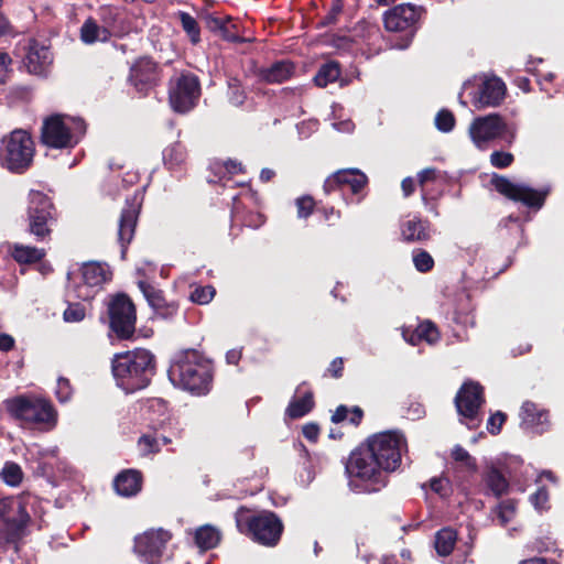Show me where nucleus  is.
<instances>
[{
    "label": "nucleus",
    "mask_w": 564,
    "mask_h": 564,
    "mask_svg": "<svg viewBox=\"0 0 564 564\" xmlns=\"http://www.w3.org/2000/svg\"><path fill=\"white\" fill-rule=\"evenodd\" d=\"M406 447V438L398 430L369 435L344 462L348 488L358 495L380 492L388 486L390 474L401 466Z\"/></svg>",
    "instance_id": "obj_1"
},
{
    "label": "nucleus",
    "mask_w": 564,
    "mask_h": 564,
    "mask_svg": "<svg viewBox=\"0 0 564 564\" xmlns=\"http://www.w3.org/2000/svg\"><path fill=\"white\" fill-rule=\"evenodd\" d=\"M215 367L210 358L195 348L177 350L167 369L171 383L193 395L208 394L214 384Z\"/></svg>",
    "instance_id": "obj_2"
},
{
    "label": "nucleus",
    "mask_w": 564,
    "mask_h": 564,
    "mask_svg": "<svg viewBox=\"0 0 564 564\" xmlns=\"http://www.w3.org/2000/svg\"><path fill=\"white\" fill-rule=\"evenodd\" d=\"M111 371L117 386L126 393H133L151 383L156 372V359L144 348L128 350L113 356Z\"/></svg>",
    "instance_id": "obj_3"
},
{
    "label": "nucleus",
    "mask_w": 564,
    "mask_h": 564,
    "mask_svg": "<svg viewBox=\"0 0 564 564\" xmlns=\"http://www.w3.org/2000/svg\"><path fill=\"white\" fill-rule=\"evenodd\" d=\"M235 522L239 533L265 547H275L284 532L282 519L271 510L252 511L241 506L235 512Z\"/></svg>",
    "instance_id": "obj_4"
},
{
    "label": "nucleus",
    "mask_w": 564,
    "mask_h": 564,
    "mask_svg": "<svg viewBox=\"0 0 564 564\" xmlns=\"http://www.w3.org/2000/svg\"><path fill=\"white\" fill-rule=\"evenodd\" d=\"M87 123L82 117L53 113L43 119L40 142L54 150H72L85 137Z\"/></svg>",
    "instance_id": "obj_5"
},
{
    "label": "nucleus",
    "mask_w": 564,
    "mask_h": 564,
    "mask_svg": "<svg viewBox=\"0 0 564 564\" xmlns=\"http://www.w3.org/2000/svg\"><path fill=\"white\" fill-rule=\"evenodd\" d=\"M35 142L28 130L14 129L0 140V166L13 174L26 173L34 163Z\"/></svg>",
    "instance_id": "obj_6"
},
{
    "label": "nucleus",
    "mask_w": 564,
    "mask_h": 564,
    "mask_svg": "<svg viewBox=\"0 0 564 564\" xmlns=\"http://www.w3.org/2000/svg\"><path fill=\"white\" fill-rule=\"evenodd\" d=\"M507 95L503 80L495 75H475L467 79L459 93L462 106H499Z\"/></svg>",
    "instance_id": "obj_7"
},
{
    "label": "nucleus",
    "mask_w": 564,
    "mask_h": 564,
    "mask_svg": "<svg viewBox=\"0 0 564 564\" xmlns=\"http://www.w3.org/2000/svg\"><path fill=\"white\" fill-rule=\"evenodd\" d=\"M25 221V230L34 237L35 241L51 240L57 217L56 208L46 194L41 191H30Z\"/></svg>",
    "instance_id": "obj_8"
},
{
    "label": "nucleus",
    "mask_w": 564,
    "mask_h": 564,
    "mask_svg": "<svg viewBox=\"0 0 564 564\" xmlns=\"http://www.w3.org/2000/svg\"><path fill=\"white\" fill-rule=\"evenodd\" d=\"M30 521L31 517L20 498L0 499V538L6 545H13L18 552Z\"/></svg>",
    "instance_id": "obj_9"
},
{
    "label": "nucleus",
    "mask_w": 564,
    "mask_h": 564,
    "mask_svg": "<svg viewBox=\"0 0 564 564\" xmlns=\"http://www.w3.org/2000/svg\"><path fill=\"white\" fill-rule=\"evenodd\" d=\"M10 414L24 423L51 430L56 425L57 412L51 401L28 395H19L8 401Z\"/></svg>",
    "instance_id": "obj_10"
},
{
    "label": "nucleus",
    "mask_w": 564,
    "mask_h": 564,
    "mask_svg": "<svg viewBox=\"0 0 564 564\" xmlns=\"http://www.w3.org/2000/svg\"><path fill=\"white\" fill-rule=\"evenodd\" d=\"M490 184L497 193L513 203H520L529 209L540 210L551 193V187L533 188L523 183H513L507 176L494 173Z\"/></svg>",
    "instance_id": "obj_11"
},
{
    "label": "nucleus",
    "mask_w": 564,
    "mask_h": 564,
    "mask_svg": "<svg viewBox=\"0 0 564 564\" xmlns=\"http://www.w3.org/2000/svg\"><path fill=\"white\" fill-rule=\"evenodd\" d=\"M109 328L120 340L131 339L135 332L137 308L129 295L118 293L108 303Z\"/></svg>",
    "instance_id": "obj_12"
},
{
    "label": "nucleus",
    "mask_w": 564,
    "mask_h": 564,
    "mask_svg": "<svg viewBox=\"0 0 564 564\" xmlns=\"http://www.w3.org/2000/svg\"><path fill=\"white\" fill-rule=\"evenodd\" d=\"M173 534L163 528L149 529L134 538L133 552L145 564H161Z\"/></svg>",
    "instance_id": "obj_13"
},
{
    "label": "nucleus",
    "mask_w": 564,
    "mask_h": 564,
    "mask_svg": "<svg viewBox=\"0 0 564 564\" xmlns=\"http://www.w3.org/2000/svg\"><path fill=\"white\" fill-rule=\"evenodd\" d=\"M259 205L260 197L257 191L248 187L246 191L240 192L232 198L231 221L253 229L261 227L265 221V217L257 210Z\"/></svg>",
    "instance_id": "obj_14"
},
{
    "label": "nucleus",
    "mask_w": 564,
    "mask_h": 564,
    "mask_svg": "<svg viewBox=\"0 0 564 564\" xmlns=\"http://www.w3.org/2000/svg\"><path fill=\"white\" fill-rule=\"evenodd\" d=\"M368 176L359 169H341L326 177L323 184V191L326 195L334 192L349 191L352 195L358 196L357 203L361 200L359 194L368 185Z\"/></svg>",
    "instance_id": "obj_15"
},
{
    "label": "nucleus",
    "mask_w": 564,
    "mask_h": 564,
    "mask_svg": "<svg viewBox=\"0 0 564 564\" xmlns=\"http://www.w3.org/2000/svg\"><path fill=\"white\" fill-rule=\"evenodd\" d=\"M421 18V9L412 6L410 3H403L393 7L389 11L384 13L383 22L384 28L389 32H405L406 33V42L404 45H401V48H404L409 45L410 40L412 39L419 20Z\"/></svg>",
    "instance_id": "obj_16"
},
{
    "label": "nucleus",
    "mask_w": 564,
    "mask_h": 564,
    "mask_svg": "<svg viewBox=\"0 0 564 564\" xmlns=\"http://www.w3.org/2000/svg\"><path fill=\"white\" fill-rule=\"evenodd\" d=\"M169 98L171 106H195L200 98L198 77L182 73L170 80Z\"/></svg>",
    "instance_id": "obj_17"
},
{
    "label": "nucleus",
    "mask_w": 564,
    "mask_h": 564,
    "mask_svg": "<svg viewBox=\"0 0 564 564\" xmlns=\"http://www.w3.org/2000/svg\"><path fill=\"white\" fill-rule=\"evenodd\" d=\"M484 403V387L476 381L464 382L455 397L458 414L470 422L478 421L479 410Z\"/></svg>",
    "instance_id": "obj_18"
},
{
    "label": "nucleus",
    "mask_w": 564,
    "mask_h": 564,
    "mask_svg": "<svg viewBox=\"0 0 564 564\" xmlns=\"http://www.w3.org/2000/svg\"><path fill=\"white\" fill-rule=\"evenodd\" d=\"M141 210V202L137 195L126 198L118 224V242L121 246V258L126 259L128 246L132 241Z\"/></svg>",
    "instance_id": "obj_19"
},
{
    "label": "nucleus",
    "mask_w": 564,
    "mask_h": 564,
    "mask_svg": "<svg viewBox=\"0 0 564 564\" xmlns=\"http://www.w3.org/2000/svg\"><path fill=\"white\" fill-rule=\"evenodd\" d=\"M128 79L138 93L145 95L160 82V66L149 57H141L132 64Z\"/></svg>",
    "instance_id": "obj_20"
},
{
    "label": "nucleus",
    "mask_w": 564,
    "mask_h": 564,
    "mask_svg": "<svg viewBox=\"0 0 564 564\" xmlns=\"http://www.w3.org/2000/svg\"><path fill=\"white\" fill-rule=\"evenodd\" d=\"M507 124L503 118L498 113H490L484 117H477L469 127V135L474 143L479 145L502 135Z\"/></svg>",
    "instance_id": "obj_21"
},
{
    "label": "nucleus",
    "mask_w": 564,
    "mask_h": 564,
    "mask_svg": "<svg viewBox=\"0 0 564 564\" xmlns=\"http://www.w3.org/2000/svg\"><path fill=\"white\" fill-rule=\"evenodd\" d=\"M138 286L158 316L169 319L177 314L178 304L175 301H167L162 290L147 281H139Z\"/></svg>",
    "instance_id": "obj_22"
},
{
    "label": "nucleus",
    "mask_w": 564,
    "mask_h": 564,
    "mask_svg": "<svg viewBox=\"0 0 564 564\" xmlns=\"http://www.w3.org/2000/svg\"><path fill=\"white\" fill-rule=\"evenodd\" d=\"M53 57L50 48L31 40L26 47V54L23 64L28 72L34 75H45L52 64Z\"/></svg>",
    "instance_id": "obj_23"
},
{
    "label": "nucleus",
    "mask_w": 564,
    "mask_h": 564,
    "mask_svg": "<svg viewBox=\"0 0 564 564\" xmlns=\"http://www.w3.org/2000/svg\"><path fill=\"white\" fill-rule=\"evenodd\" d=\"M315 406L314 391L306 381L301 382L295 390V395L285 409V416L297 420L308 414Z\"/></svg>",
    "instance_id": "obj_24"
},
{
    "label": "nucleus",
    "mask_w": 564,
    "mask_h": 564,
    "mask_svg": "<svg viewBox=\"0 0 564 564\" xmlns=\"http://www.w3.org/2000/svg\"><path fill=\"white\" fill-rule=\"evenodd\" d=\"M521 425L534 433L542 434L549 426V411L540 409L532 401L523 402L520 412Z\"/></svg>",
    "instance_id": "obj_25"
},
{
    "label": "nucleus",
    "mask_w": 564,
    "mask_h": 564,
    "mask_svg": "<svg viewBox=\"0 0 564 564\" xmlns=\"http://www.w3.org/2000/svg\"><path fill=\"white\" fill-rule=\"evenodd\" d=\"M143 485V475L138 469H123L113 479L116 492L126 498L137 496Z\"/></svg>",
    "instance_id": "obj_26"
},
{
    "label": "nucleus",
    "mask_w": 564,
    "mask_h": 564,
    "mask_svg": "<svg viewBox=\"0 0 564 564\" xmlns=\"http://www.w3.org/2000/svg\"><path fill=\"white\" fill-rule=\"evenodd\" d=\"M482 494L500 499L510 489L509 480L500 469L495 466L487 467L481 474Z\"/></svg>",
    "instance_id": "obj_27"
},
{
    "label": "nucleus",
    "mask_w": 564,
    "mask_h": 564,
    "mask_svg": "<svg viewBox=\"0 0 564 564\" xmlns=\"http://www.w3.org/2000/svg\"><path fill=\"white\" fill-rule=\"evenodd\" d=\"M431 227L432 225L429 219L414 216L412 219L401 224L400 230L402 240L408 243L425 242L431 239Z\"/></svg>",
    "instance_id": "obj_28"
},
{
    "label": "nucleus",
    "mask_w": 564,
    "mask_h": 564,
    "mask_svg": "<svg viewBox=\"0 0 564 564\" xmlns=\"http://www.w3.org/2000/svg\"><path fill=\"white\" fill-rule=\"evenodd\" d=\"M163 164L171 172H182L187 165V150L186 147L176 141L167 145L162 153Z\"/></svg>",
    "instance_id": "obj_29"
},
{
    "label": "nucleus",
    "mask_w": 564,
    "mask_h": 564,
    "mask_svg": "<svg viewBox=\"0 0 564 564\" xmlns=\"http://www.w3.org/2000/svg\"><path fill=\"white\" fill-rule=\"evenodd\" d=\"M9 252L11 258L19 264H35L43 261L46 257V250L44 248L18 242L9 246Z\"/></svg>",
    "instance_id": "obj_30"
},
{
    "label": "nucleus",
    "mask_w": 564,
    "mask_h": 564,
    "mask_svg": "<svg viewBox=\"0 0 564 564\" xmlns=\"http://www.w3.org/2000/svg\"><path fill=\"white\" fill-rule=\"evenodd\" d=\"M111 36L109 29L98 24V22L88 18L80 26V40L85 44H94L97 42H107Z\"/></svg>",
    "instance_id": "obj_31"
},
{
    "label": "nucleus",
    "mask_w": 564,
    "mask_h": 564,
    "mask_svg": "<svg viewBox=\"0 0 564 564\" xmlns=\"http://www.w3.org/2000/svg\"><path fill=\"white\" fill-rule=\"evenodd\" d=\"M405 340H408L412 345H416L420 341L424 340L427 344H435L440 340L441 334L435 325V323L426 319L417 325V327L412 332L410 337H406V333H403Z\"/></svg>",
    "instance_id": "obj_32"
},
{
    "label": "nucleus",
    "mask_w": 564,
    "mask_h": 564,
    "mask_svg": "<svg viewBox=\"0 0 564 564\" xmlns=\"http://www.w3.org/2000/svg\"><path fill=\"white\" fill-rule=\"evenodd\" d=\"M220 540V531L210 524H204L195 530L194 542L200 551L215 549Z\"/></svg>",
    "instance_id": "obj_33"
},
{
    "label": "nucleus",
    "mask_w": 564,
    "mask_h": 564,
    "mask_svg": "<svg viewBox=\"0 0 564 564\" xmlns=\"http://www.w3.org/2000/svg\"><path fill=\"white\" fill-rule=\"evenodd\" d=\"M457 542V531L445 527L436 531L434 535V547L438 556L446 557L452 554Z\"/></svg>",
    "instance_id": "obj_34"
},
{
    "label": "nucleus",
    "mask_w": 564,
    "mask_h": 564,
    "mask_svg": "<svg viewBox=\"0 0 564 564\" xmlns=\"http://www.w3.org/2000/svg\"><path fill=\"white\" fill-rule=\"evenodd\" d=\"M111 273L98 262H88L82 267V278L88 286H99L110 280Z\"/></svg>",
    "instance_id": "obj_35"
},
{
    "label": "nucleus",
    "mask_w": 564,
    "mask_h": 564,
    "mask_svg": "<svg viewBox=\"0 0 564 564\" xmlns=\"http://www.w3.org/2000/svg\"><path fill=\"white\" fill-rule=\"evenodd\" d=\"M294 73V65L289 61H280L262 69L261 76L268 83H282Z\"/></svg>",
    "instance_id": "obj_36"
},
{
    "label": "nucleus",
    "mask_w": 564,
    "mask_h": 564,
    "mask_svg": "<svg viewBox=\"0 0 564 564\" xmlns=\"http://www.w3.org/2000/svg\"><path fill=\"white\" fill-rule=\"evenodd\" d=\"M364 419V411L360 406L355 405L349 409L347 405L340 404L336 408L332 414V422L335 424L341 423L348 420L354 426H358Z\"/></svg>",
    "instance_id": "obj_37"
},
{
    "label": "nucleus",
    "mask_w": 564,
    "mask_h": 564,
    "mask_svg": "<svg viewBox=\"0 0 564 564\" xmlns=\"http://www.w3.org/2000/svg\"><path fill=\"white\" fill-rule=\"evenodd\" d=\"M340 76V67L336 62H328L322 65L314 77L317 86L326 87L328 84L336 82Z\"/></svg>",
    "instance_id": "obj_38"
},
{
    "label": "nucleus",
    "mask_w": 564,
    "mask_h": 564,
    "mask_svg": "<svg viewBox=\"0 0 564 564\" xmlns=\"http://www.w3.org/2000/svg\"><path fill=\"white\" fill-rule=\"evenodd\" d=\"M183 30L188 35L193 44H197L200 41V29L194 17L189 13L180 11L177 13Z\"/></svg>",
    "instance_id": "obj_39"
},
{
    "label": "nucleus",
    "mask_w": 564,
    "mask_h": 564,
    "mask_svg": "<svg viewBox=\"0 0 564 564\" xmlns=\"http://www.w3.org/2000/svg\"><path fill=\"white\" fill-rule=\"evenodd\" d=\"M0 476L11 487L19 486L23 480L22 468L14 462H7L1 469Z\"/></svg>",
    "instance_id": "obj_40"
},
{
    "label": "nucleus",
    "mask_w": 564,
    "mask_h": 564,
    "mask_svg": "<svg viewBox=\"0 0 564 564\" xmlns=\"http://www.w3.org/2000/svg\"><path fill=\"white\" fill-rule=\"evenodd\" d=\"M452 458L459 463L463 468L474 474L477 471V462L463 446L455 445L451 454Z\"/></svg>",
    "instance_id": "obj_41"
},
{
    "label": "nucleus",
    "mask_w": 564,
    "mask_h": 564,
    "mask_svg": "<svg viewBox=\"0 0 564 564\" xmlns=\"http://www.w3.org/2000/svg\"><path fill=\"white\" fill-rule=\"evenodd\" d=\"M414 268L421 273H427L433 270L435 262L433 257L424 249L413 251Z\"/></svg>",
    "instance_id": "obj_42"
},
{
    "label": "nucleus",
    "mask_w": 564,
    "mask_h": 564,
    "mask_svg": "<svg viewBox=\"0 0 564 564\" xmlns=\"http://www.w3.org/2000/svg\"><path fill=\"white\" fill-rule=\"evenodd\" d=\"M216 290L213 285H197L191 292L189 300L198 305L208 304L215 296Z\"/></svg>",
    "instance_id": "obj_43"
},
{
    "label": "nucleus",
    "mask_w": 564,
    "mask_h": 564,
    "mask_svg": "<svg viewBox=\"0 0 564 564\" xmlns=\"http://www.w3.org/2000/svg\"><path fill=\"white\" fill-rule=\"evenodd\" d=\"M435 127L442 132H451L456 123L455 116L447 108H442L435 116Z\"/></svg>",
    "instance_id": "obj_44"
},
{
    "label": "nucleus",
    "mask_w": 564,
    "mask_h": 564,
    "mask_svg": "<svg viewBox=\"0 0 564 564\" xmlns=\"http://www.w3.org/2000/svg\"><path fill=\"white\" fill-rule=\"evenodd\" d=\"M297 217L307 219L314 210L318 207L317 203L310 195H304L295 200Z\"/></svg>",
    "instance_id": "obj_45"
},
{
    "label": "nucleus",
    "mask_w": 564,
    "mask_h": 564,
    "mask_svg": "<svg viewBox=\"0 0 564 564\" xmlns=\"http://www.w3.org/2000/svg\"><path fill=\"white\" fill-rule=\"evenodd\" d=\"M518 501L516 499L501 500L497 507V516L503 524L510 522L511 518L516 514Z\"/></svg>",
    "instance_id": "obj_46"
},
{
    "label": "nucleus",
    "mask_w": 564,
    "mask_h": 564,
    "mask_svg": "<svg viewBox=\"0 0 564 564\" xmlns=\"http://www.w3.org/2000/svg\"><path fill=\"white\" fill-rule=\"evenodd\" d=\"M10 104H28L32 100V90L26 86L12 87L7 96Z\"/></svg>",
    "instance_id": "obj_47"
},
{
    "label": "nucleus",
    "mask_w": 564,
    "mask_h": 564,
    "mask_svg": "<svg viewBox=\"0 0 564 564\" xmlns=\"http://www.w3.org/2000/svg\"><path fill=\"white\" fill-rule=\"evenodd\" d=\"M529 500L533 505L534 509L540 512L550 509V495L545 486H540L535 492L530 495Z\"/></svg>",
    "instance_id": "obj_48"
},
{
    "label": "nucleus",
    "mask_w": 564,
    "mask_h": 564,
    "mask_svg": "<svg viewBox=\"0 0 564 564\" xmlns=\"http://www.w3.org/2000/svg\"><path fill=\"white\" fill-rule=\"evenodd\" d=\"M138 444L144 455L158 454L161 451L160 440L156 435L143 434Z\"/></svg>",
    "instance_id": "obj_49"
},
{
    "label": "nucleus",
    "mask_w": 564,
    "mask_h": 564,
    "mask_svg": "<svg viewBox=\"0 0 564 564\" xmlns=\"http://www.w3.org/2000/svg\"><path fill=\"white\" fill-rule=\"evenodd\" d=\"M430 489L442 498L449 497L452 492L451 481L447 477H433L429 481Z\"/></svg>",
    "instance_id": "obj_50"
},
{
    "label": "nucleus",
    "mask_w": 564,
    "mask_h": 564,
    "mask_svg": "<svg viewBox=\"0 0 564 564\" xmlns=\"http://www.w3.org/2000/svg\"><path fill=\"white\" fill-rule=\"evenodd\" d=\"M316 212L322 215L323 220L328 227H334L341 218V212L335 209L334 206H318Z\"/></svg>",
    "instance_id": "obj_51"
},
{
    "label": "nucleus",
    "mask_w": 564,
    "mask_h": 564,
    "mask_svg": "<svg viewBox=\"0 0 564 564\" xmlns=\"http://www.w3.org/2000/svg\"><path fill=\"white\" fill-rule=\"evenodd\" d=\"M85 315L86 311L84 305H82L80 303H72L64 311L63 317L65 322L76 323L83 321L85 318Z\"/></svg>",
    "instance_id": "obj_52"
},
{
    "label": "nucleus",
    "mask_w": 564,
    "mask_h": 564,
    "mask_svg": "<svg viewBox=\"0 0 564 564\" xmlns=\"http://www.w3.org/2000/svg\"><path fill=\"white\" fill-rule=\"evenodd\" d=\"M56 398L61 403L68 402L73 395V388L67 378L59 377L57 379V387L55 391Z\"/></svg>",
    "instance_id": "obj_53"
},
{
    "label": "nucleus",
    "mask_w": 564,
    "mask_h": 564,
    "mask_svg": "<svg viewBox=\"0 0 564 564\" xmlns=\"http://www.w3.org/2000/svg\"><path fill=\"white\" fill-rule=\"evenodd\" d=\"M514 161V156L510 152L505 151H494L490 154V163L492 166L497 169H506L509 167Z\"/></svg>",
    "instance_id": "obj_54"
},
{
    "label": "nucleus",
    "mask_w": 564,
    "mask_h": 564,
    "mask_svg": "<svg viewBox=\"0 0 564 564\" xmlns=\"http://www.w3.org/2000/svg\"><path fill=\"white\" fill-rule=\"evenodd\" d=\"M507 421V414L497 411L496 413L491 414L487 421V431L491 435H498L501 432L502 425Z\"/></svg>",
    "instance_id": "obj_55"
},
{
    "label": "nucleus",
    "mask_w": 564,
    "mask_h": 564,
    "mask_svg": "<svg viewBox=\"0 0 564 564\" xmlns=\"http://www.w3.org/2000/svg\"><path fill=\"white\" fill-rule=\"evenodd\" d=\"M344 369H345L344 359L341 357H336L335 359H333L330 361L329 366L325 370L324 377L339 379L344 375Z\"/></svg>",
    "instance_id": "obj_56"
},
{
    "label": "nucleus",
    "mask_w": 564,
    "mask_h": 564,
    "mask_svg": "<svg viewBox=\"0 0 564 564\" xmlns=\"http://www.w3.org/2000/svg\"><path fill=\"white\" fill-rule=\"evenodd\" d=\"M440 175V171L435 167L424 169L419 173V184L424 186L429 182H434Z\"/></svg>",
    "instance_id": "obj_57"
},
{
    "label": "nucleus",
    "mask_w": 564,
    "mask_h": 564,
    "mask_svg": "<svg viewBox=\"0 0 564 564\" xmlns=\"http://www.w3.org/2000/svg\"><path fill=\"white\" fill-rule=\"evenodd\" d=\"M302 433L310 442H316L319 435V426L316 423H306L302 427Z\"/></svg>",
    "instance_id": "obj_58"
},
{
    "label": "nucleus",
    "mask_w": 564,
    "mask_h": 564,
    "mask_svg": "<svg viewBox=\"0 0 564 564\" xmlns=\"http://www.w3.org/2000/svg\"><path fill=\"white\" fill-rule=\"evenodd\" d=\"M340 12H341V4L339 3L338 0H336L333 3L328 14L325 17L323 24L324 25L333 24L336 21L337 17Z\"/></svg>",
    "instance_id": "obj_59"
},
{
    "label": "nucleus",
    "mask_w": 564,
    "mask_h": 564,
    "mask_svg": "<svg viewBox=\"0 0 564 564\" xmlns=\"http://www.w3.org/2000/svg\"><path fill=\"white\" fill-rule=\"evenodd\" d=\"M224 167L226 170L227 173L234 175V174H239V173H245V167L242 166V164L236 160H227L225 163H224Z\"/></svg>",
    "instance_id": "obj_60"
},
{
    "label": "nucleus",
    "mask_w": 564,
    "mask_h": 564,
    "mask_svg": "<svg viewBox=\"0 0 564 564\" xmlns=\"http://www.w3.org/2000/svg\"><path fill=\"white\" fill-rule=\"evenodd\" d=\"M14 338L6 333L0 334V350L1 351H10L14 348Z\"/></svg>",
    "instance_id": "obj_61"
},
{
    "label": "nucleus",
    "mask_w": 564,
    "mask_h": 564,
    "mask_svg": "<svg viewBox=\"0 0 564 564\" xmlns=\"http://www.w3.org/2000/svg\"><path fill=\"white\" fill-rule=\"evenodd\" d=\"M242 357V350L241 349H230L226 352V362L228 365H238L240 359Z\"/></svg>",
    "instance_id": "obj_62"
},
{
    "label": "nucleus",
    "mask_w": 564,
    "mask_h": 564,
    "mask_svg": "<svg viewBox=\"0 0 564 564\" xmlns=\"http://www.w3.org/2000/svg\"><path fill=\"white\" fill-rule=\"evenodd\" d=\"M401 188L403 191L404 196H410L411 194H413V192L415 189V184H414L413 178H411V177L404 178L401 182Z\"/></svg>",
    "instance_id": "obj_63"
},
{
    "label": "nucleus",
    "mask_w": 564,
    "mask_h": 564,
    "mask_svg": "<svg viewBox=\"0 0 564 564\" xmlns=\"http://www.w3.org/2000/svg\"><path fill=\"white\" fill-rule=\"evenodd\" d=\"M519 564H554V563L547 561L544 557H532V558L521 561Z\"/></svg>",
    "instance_id": "obj_64"
}]
</instances>
